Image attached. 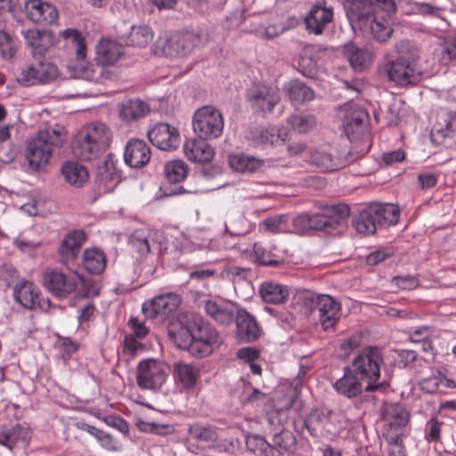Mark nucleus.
Wrapping results in <instances>:
<instances>
[{
    "label": "nucleus",
    "instance_id": "412c9836",
    "mask_svg": "<svg viewBox=\"0 0 456 456\" xmlns=\"http://www.w3.org/2000/svg\"><path fill=\"white\" fill-rule=\"evenodd\" d=\"M343 372V376L333 384L338 395L353 399L360 395L363 390L365 391L362 382H366V379H362L351 366H345Z\"/></svg>",
    "mask_w": 456,
    "mask_h": 456
},
{
    "label": "nucleus",
    "instance_id": "5701e85b",
    "mask_svg": "<svg viewBox=\"0 0 456 456\" xmlns=\"http://www.w3.org/2000/svg\"><path fill=\"white\" fill-rule=\"evenodd\" d=\"M151 157L149 145L141 139H130L125 148L124 161L131 168L139 169L146 166Z\"/></svg>",
    "mask_w": 456,
    "mask_h": 456
},
{
    "label": "nucleus",
    "instance_id": "f8f14e48",
    "mask_svg": "<svg viewBox=\"0 0 456 456\" xmlns=\"http://www.w3.org/2000/svg\"><path fill=\"white\" fill-rule=\"evenodd\" d=\"M182 298L175 293H166L146 300L142 305V312L146 320H164L174 313L181 305Z\"/></svg>",
    "mask_w": 456,
    "mask_h": 456
},
{
    "label": "nucleus",
    "instance_id": "4c0bfd02",
    "mask_svg": "<svg viewBox=\"0 0 456 456\" xmlns=\"http://www.w3.org/2000/svg\"><path fill=\"white\" fill-rule=\"evenodd\" d=\"M375 213L371 205L360 211L356 216H353L352 225L354 227L357 232L362 234H373L379 227L376 222Z\"/></svg>",
    "mask_w": 456,
    "mask_h": 456
},
{
    "label": "nucleus",
    "instance_id": "a19ab883",
    "mask_svg": "<svg viewBox=\"0 0 456 456\" xmlns=\"http://www.w3.org/2000/svg\"><path fill=\"white\" fill-rule=\"evenodd\" d=\"M150 112L146 102L140 99H131L119 105V116L123 120H137Z\"/></svg>",
    "mask_w": 456,
    "mask_h": 456
},
{
    "label": "nucleus",
    "instance_id": "1a4fd4ad",
    "mask_svg": "<svg viewBox=\"0 0 456 456\" xmlns=\"http://www.w3.org/2000/svg\"><path fill=\"white\" fill-rule=\"evenodd\" d=\"M224 118L219 110L206 105L198 109L192 118V128L200 139L213 140L221 136L224 130Z\"/></svg>",
    "mask_w": 456,
    "mask_h": 456
},
{
    "label": "nucleus",
    "instance_id": "f257e3e1",
    "mask_svg": "<svg viewBox=\"0 0 456 456\" xmlns=\"http://www.w3.org/2000/svg\"><path fill=\"white\" fill-rule=\"evenodd\" d=\"M350 216L349 207L346 204L327 206L322 214H301L293 220L295 229L300 233L309 231H322L329 234L340 232Z\"/></svg>",
    "mask_w": 456,
    "mask_h": 456
},
{
    "label": "nucleus",
    "instance_id": "13d9d810",
    "mask_svg": "<svg viewBox=\"0 0 456 456\" xmlns=\"http://www.w3.org/2000/svg\"><path fill=\"white\" fill-rule=\"evenodd\" d=\"M60 35L67 40H70L73 46L76 47L77 59H84L86 53V45L85 38L81 33L76 28H67L60 33Z\"/></svg>",
    "mask_w": 456,
    "mask_h": 456
},
{
    "label": "nucleus",
    "instance_id": "69168bd1",
    "mask_svg": "<svg viewBox=\"0 0 456 456\" xmlns=\"http://www.w3.org/2000/svg\"><path fill=\"white\" fill-rule=\"evenodd\" d=\"M441 422L436 417L431 418L427 423L425 438L429 443H437L441 439Z\"/></svg>",
    "mask_w": 456,
    "mask_h": 456
},
{
    "label": "nucleus",
    "instance_id": "f03ea898",
    "mask_svg": "<svg viewBox=\"0 0 456 456\" xmlns=\"http://www.w3.org/2000/svg\"><path fill=\"white\" fill-rule=\"evenodd\" d=\"M67 141V134L62 126L55 125L39 131L28 143L25 152L29 167L39 170L45 167L54 149H59Z\"/></svg>",
    "mask_w": 456,
    "mask_h": 456
},
{
    "label": "nucleus",
    "instance_id": "cd10ccee",
    "mask_svg": "<svg viewBox=\"0 0 456 456\" xmlns=\"http://www.w3.org/2000/svg\"><path fill=\"white\" fill-rule=\"evenodd\" d=\"M297 442L295 435L283 428L272 436L269 456H290L296 452Z\"/></svg>",
    "mask_w": 456,
    "mask_h": 456
},
{
    "label": "nucleus",
    "instance_id": "72a5a7b5",
    "mask_svg": "<svg viewBox=\"0 0 456 456\" xmlns=\"http://www.w3.org/2000/svg\"><path fill=\"white\" fill-rule=\"evenodd\" d=\"M240 307L228 303H217L213 300L205 302V311L216 322L229 325L235 322L238 309Z\"/></svg>",
    "mask_w": 456,
    "mask_h": 456
},
{
    "label": "nucleus",
    "instance_id": "393cba45",
    "mask_svg": "<svg viewBox=\"0 0 456 456\" xmlns=\"http://www.w3.org/2000/svg\"><path fill=\"white\" fill-rule=\"evenodd\" d=\"M219 428L209 423L194 422L189 425L187 434L189 436L201 444V449H214L220 439Z\"/></svg>",
    "mask_w": 456,
    "mask_h": 456
},
{
    "label": "nucleus",
    "instance_id": "a211bd4d",
    "mask_svg": "<svg viewBox=\"0 0 456 456\" xmlns=\"http://www.w3.org/2000/svg\"><path fill=\"white\" fill-rule=\"evenodd\" d=\"M305 160L318 168L332 172L352 162L354 159L342 160L335 155V150L330 146L312 148L308 151Z\"/></svg>",
    "mask_w": 456,
    "mask_h": 456
},
{
    "label": "nucleus",
    "instance_id": "4468645a",
    "mask_svg": "<svg viewBox=\"0 0 456 456\" xmlns=\"http://www.w3.org/2000/svg\"><path fill=\"white\" fill-rule=\"evenodd\" d=\"M164 174L167 183L163 184L160 190L165 196L169 197L197 192V190L187 189L178 185V183L185 179L188 174V167L183 160L175 159L166 163Z\"/></svg>",
    "mask_w": 456,
    "mask_h": 456
},
{
    "label": "nucleus",
    "instance_id": "7c9ffc66",
    "mask_svg": "<svg viewBox=\"0 0 456 456\" xmlns=\"http://www.w3.org/2000/svg\"><path fill=\"white\" fill-rule=\"evenodd\" d=\"M14 300L26 309H34L37 306L43 308L39 300V289L32 282L22 281L13 287Z\"/></svg>",
    "mask_w": 456,
    "mask_h": 456
},
{
    "label": "nucleus",
    "instance_id": "4be33fe9",
    "mask_svg": "<svg viewBox=\"0 0 456 456\" xmlns=\"http://www.w3.org/2000/svg\"><path fill=\"white\" fill-rule=\"evenodd\" d=\"M248 98L253 108L263 112L273 111L279 102L275 90L265 84L254 85L248 92Z\"/></svg>",
    "mask_w": 456,
    "mask_h": 456
},
{
    "label": "nucleus",
    "instance_id": "79ce46f5",
    "mask_svg": "<svg viewBox=\"0 0 456 456\" xmlns=\"http://www.w3.org/2000/svg\"><path fill=\"white\" fill-rule=\"evenodd\" d=\"M61 173L67 183L80 187L88 179L87 169L78 162L66 161L61 167Z\"/></svg>",
    "mask_w": 456,
    "mask_h": 456
},
{
    "label": "nucleus",
    "instance_id": "e433bc0d",
    "mask_svg": "<svg viewBox=\"0 0 456 456\" xmlns=\"http://www.w3.org/2000/svg\"><path fill=\"white\" fill-rule=\"evenodd\" d=\"M456 134V111H448L442 121L437 122L430 134V139L436 144L444 143L447 137Z\"/></svg>",
    "mask_w": 456,
    "mask_h": 456
},
{
    "label": "nucleus",
    "instance_id": "680f3d73",
    "mask_svg": "<svg viewBox=\"0 0 456 456\" xmlns=\"http://www.w3.org/2000/svg\"><path fill=\"white\" fill-rule=\"evenodd\" d=\"M407 436L395 435L394 436H383L388 444L389 456H407L403 438Z\"/></svg>",
    "mask_w": 456,
    "mask_h": 456
},
{
    "label": "nucleus",
    "instance_id": "ddd939ff",
    "mask_svg": "<svg viewBox=\"0 0 456 456\" xmlns=\"http://www.w3.org/2000/svg\"><path fill=\"white\" fill-rule=\"evenodd\" d=\"M382 419L387 421L382 428L383 436L408 435L406 428L411 420V413L403 403H396L388 405L382 412Z\"/></svg>",
    "mask_w": 456,
    "mask_h": 456
},
{
    "label": "nucleus",
    "instance_id": "c85d7f7f",
    "mask_svg": "<svg viewBox=\"0 0 456 456\" xmlns=\"http://www.w3.org/2000/svg\"><path fill=\"white\" fill-rule=\"evenodd\" d=\"M27 44L32 48L34 57H44L45 53L55 44L53 32L46 29H28L23 31Z\"/></svg>",
    "mask_w": 456,
    "mask_h": 456
},
{
    "label": "nucleus",
    "instance_id": "0e129e2a",
    "mask_svg": "<svg viewBox=\"0 0 456 456\" xmlns=\"http://www.w3.org/2000/svg\"><path fill=\"white\" fill-rule=\"evenodd\" d=\"M434 330L429 326H422L411 330L409 331L410 342H431L432 339L436 338V336L432 335Z\"/></svg>",
    "mask_w": 456,
    "mask_h": 456
},
{
    "label": "nucleus",
    "instance_id": "a18cd8bd",
    "mask_svg": "<svg viewBox=\"0 0 456 456\" xmlns=\"http://www.w3.org/2000/svg\"><path fill=\"white\" fill-rule=\"evenodd\" d=\"M259 293L263 300L270 304H281L289 296L287 287L272 281L262 283Z\"/></svg>",
    "mask_w": 456,
    "mask_h": 456
},
{
    "label": "nucleus",
    "instance_id": "c756f323",
    "mask_svg": "<svg viewBox=\"0 0 456 456\" xmlns=\"http://www.w3.org/2000/svg\"><path fill=\"white\" fill-rule=\"evenodd\" d=\"M332 9L316 4L310 9L304 19V22L309 33L321 35L326 26L332 21Z\"/></svg>",
    "mask_w": 456,
    "mask_h": 456
},
{
    "label": "nucleus",
    "instance_id": "6ab92c4d",
    "mask_svg": "<svg viewBox=\"0 0 456 456\" xmlns=\"http://www.w3.org/2000/svg\"><path fill=\"white\" fill-rule=\"evenodd\" d=\"M149 141L162 151H171L178 147L180 135L177 129L167 123L155 124L147 132Z\"/></svg>",
    "mask_w": 456,
    "mask_h": 456
},
{
    "label": "nucleus",
    "instance_id": "774afa93",
    "mask_svg": "<svg viewBox=\"0 0 456 456\" xmlns=\"http://www.w3.org/2000/svg\"><path fill=\"white\" fill-rule=\"evenodd\" d=\"M260 356L261 349L255 346L242 347L236 353V357L247 364L257 361Z\"/></svg>",
    "mask_w": 456,
    "mask_h": 456
},
{
    "label": "nucleus",
    "instance_id": "aec40b11",
    "mask_svg": "<svg viewBox=\"0 0 456 456\" xmlns=\"http://www.w3.org/2000/svg\"><path fill=\"white\" fill-rule=\"evenodd\" d=\"M234 322L236 324L237 337L240 340L253 342L262 338V328L256 317L245 308L238 309Z\"/></svg>",
    "mask_w": 456,
    "mask_h": 456
},
{
    "label": "nucleus",
    "instance_id": "37998d69",
    "mask_svg": "<svg viewBox=\"0 0 456 456\" xmlns=\"http://www.w3.org/2000/svg\"><path fill=\"white\" fill-rule=\"evenodd\" d=\"M82 263L88 273L100 274L106 267V257L98 248H86L83 252Z\"/></svg>",
    "mask_w": 456,
    "mask_h": 456
},
{
    "label": "nucleus",
    "instance_id": "473e14b6",
    "mask_svg": "<svg viewBox=\"0 0 456 456\" xmlns=\"http://www.w3.org/2000/svg\"><path fill=\"white\" fill-rule=\"evenodd\" d=\"M123 54L122 45L110 39H103L96 45L95 61L98 66H113Z\"/></svg>",
    "mask_w": 456,
    "mask_h": 456
},
{
    "label": "nucleus",
    "instance_id": "09e8293b",
    "mask_svg": "<svg viewBox=\"0 0 456 456\" xmlns=\"http://www.w3.org/2000/svg\"><path fill=\"white\" fill-rule=\"evenodd\" d=\"M153 39V32L146 25L133 26L126 38V44L134 47H145Z\"/></svg>",
    "mask_w": 456,
    "mask_h": 456
},
{
    "label": "nucleus",
    "instance_id": "052dcab7",
    "mask_svg": "<svg viewBox=\"0 0 456 456\" xmlns=\"http://www.w3.org/2000/svg\"><path fill=\"white\" fill-rule=\"evenodd\" d=\"M129 244L135 248L140 255H145L151 251L148 235L142 231H135L129 239Z\"/></svg>",
    "mask_w": 456,
    "mask_h": 456
},
{
    "label": "nucleus",
    "instance_id": "39448f33",
    "mask_svg": "<svg viewBox=\"0 0 456 456\" xmlns=\"http://www.w3.org/2000/svg\"><path fill=\"white\" fill-rule=\"evenodd\" d=\"M383 362L381 348L377 346L364 347L353 359L351 367L362 379H366V392L379 391L385 387L384 384L379 382L380 367Z\"/></svg>",
    "mask_w": 456,
    "mask_h": 456
},
{
    "label": "nucleus",
    "instance_id": "6e6552de",
    "mask_svg": "<svg viewBox=\"0 0 456 456\" xmlns=\"http://www.w3.org/2000/svg\"><path fill=\"white\" fill-rule=\"evenodd\" d=\"M119 164L118 159L113 153H108L97 165L93 187L94 200L103 194L112 192L121 182L122 172Z\"/></svg>",
    "mask_w": 456,
    "mask_h": 456
},
{
    "label": "nucleus",
    "instance_id": "0eeeda50",
    "mask_svg": "<svg viewBox=\"0 0 456 456\" xmlns=\"http://www.w3.org/2000/svg\"><path fill=\"white\" fill-rule=\"evenodd\" d=\"M170 366L153 358L142 360L136 366V383L142 390L158 392L169 376Z\"/></svg>",
    "mask_w": 456,
    "mask_h": 456
},
{
    "label": "nucleus",
    "instance_id": "2eb2a0df",
    "mask_svg": "<svg viewBox=\"0 0 456 456\" xmlns=\"http://www.w3.org/2000/svg\"><path fill=\"white\" fill-rule=\"evenodd\" d=\"M80 276L74 271L72 275L61 272H45L43 277L45 287L57 297H66L77 289Z\"/></svg>",
    "mask_w": 456,
    "mask_h": 456
},
{
    "label": "nucleus",
    "instance_id": "8fccbe9b",
    "mask_svg": "<svg viewBox=\"0 0 456 456\" xmlns=\"http://www.w3.org/2000/svg\"><path fill=\"white\" fill-rule=\"evenodd\" d=\"M250 136L256 144L261 146L278 145L283 142L278 129L274 127L255 128L250 132Z\"/></svg>",
    "mask_w": 456,
    "mask_h": 456
},
{
    "label": "nucleus",
    "instance_id": "338daca9",
    "mask_svg": "<svg viewBox=\"0 0 456 456\" xmlns=\"http://www.w3.org/2000/svg\"><path fill=\"white\" fill-rule=\"evenodd\" d=\"M247 269L238 266H231L226 270V277L232 281L235 287L237 285L250 286V281L247 278Z\"/></svg>",
    "mask_w": 456,
    "mask_h": 456
},
{
    "label": "nucleus",
    "instance_id": "49530a36",
    "mask_svg": "<svg viewBox=\"0 0 456 456\" xmlns=\"http://www.w3.org/2000/svg\"><path fill=\"white\" fill-rule=\"evenodd\" d=\"M375 213L376 222L379 227L390 226L397 224L399 219V209L393 204H370Z\"/></svg>",
    "mask_w": 456,
    "mask_h": 456
},
{
    "label": "nucleus",
    "instance_id": "9d476101",
    "mask_svg": "<svg viewBox=\"0 0 456 456\" xmlns=\"http://www.w3.org/2000/svg\"><path fill=\"white\" fill-rule=\"evenodd\" d=\"M200 43L193 32H177L170 37H161L155 43V53L167 57L185 56Z\"/></svg>",
    "mask_w": 456,
    "mask_h": 456
},
{
    "label": "nucleus",
    "instance_id": "864d4df0",
    "mask_svg": "<svg viewBox=\"0 0 456 456\" xmlns=\"http://www.w3.org/2000/svg\"><path fill=\"white\" fill-rule=\"evenodd\" d=\"M288 123L292 129L299 134H305L316 125L315 118L311 114L297 113L288 118Z\"/></svg>",
    "mask_w": 456,
    "mask_h": 456
},
{
    "label": "nucleus",
    "instance_id": "de8ad7c7",
    "mask_svg": "<svg viewBox=\"0 0 456 456\" xmlns=\"http://www.w3.org/2000/svg\"><path fill=\"white\" fill-rule=\"evenodd\" d=\"M367 118L368 113L363 109H355L346 114L344 129L349 139L362 131Z\"/></svg>",
    "mask_w": 456,
    "mask_h": 456
},
{
    "label": "nucleus",
    "instance_id": "bb28decb",
    "mask_svg": "<svg viewBox=\"0 0 456 456\" xmlns=\"http://www.w3.org/2000/svg\"><path fill=\"white\" fill-rule=\"evenodd\" d=\"M330 415L322 409L313 408L310 412L302 419V428H305L314 438H321L332 435L329 428Z\"/></svg>",
    "mask_w": 456,
    "mask_h": 456
},
{
    "label": "nucleus",
    "instance_id": "dca6fc26",
    "mask_svg": "<svg viewBox=\"0 0 456 456\" xmlns=\"http://www.w3.org/2000/svg\"><path fill=\"white\" fill-rule=\"evenodd\" d=\"M387 78L399 86L414 85L419 82L421 72L409 62L395 59L383 67Z\"/></svg>",
    "mask_w": 456,
    "mask_h": 456
},
{
    "label": "nucleus",
    "instance_id": "2f4dec72",
    "mask_svg": "<svg viewBox=\"0 0 456 456\" xmlns=\"http://www.w3.org/2000/svg\"><path fill=\"white\" fill-rule=\"evenodd\" d=\"M207 141L199 137L186 141L183 144L186 158L202 164L210 162L215 156V150Z\"/></svg>",
    "mask_w": 456,
    "mask_h": 456
},
{
    "label": "nucleus",
    "instance_id": "a878e982",
    "mask_svg": "<svg viewBox=\"0 0 456 456\" xmlns=\"http://www.w3.org/2000/svg\"><path fill=\"white\" fill-rule=\"evenodd\" d=\"M58 75V68L38 57L36 63L29 65L21 73L22 78L30 84H46L53 80Z\"/></svg>",
    "mask_w": 456,
    "mask_h": 456
},
{
    "label": "nucleus",
    "instance_id": "9b49d317",
    "mask_svg": "<svg viewBox=\"0 0 456 456\" xmlns=\"http://www.w3.org/2000/svg\"><path fill=\"white\" fill-rule=\"evenodd\" d=\"M305 305L310 314H318L319 321L325 330L335 327L340 316V304L329 295H314L305 297Z\"/></svg>",
    "mask_w": 456,
    "mask_h": 456
},
{
    "label": "nucleus",
    "instance_id": "c9c22d12",
    "mask_svg": "<svg viewBox=\"0 0 456 456\" xmlns=\"http://www.w3.org/2000/svg\"><path fill=\"white\" fill-rule=\"evenodd\" d=\"M199 376V370L192 364L178 362L173 365L174 380L185 390H191L196 387Z\"/></svg>",
    "mask_w": 456,
    "mask_h": 456
},
{
    "label": "nucleus",
    "instance_id": "ea45409f",
    "mask_svg": "<svg viewBox=\"0 0 456 456\" xmlns=\"http://www.w3.org/2000/svg\"><path fill=\"white\" fill-rule=\"evenodd\" d=\"M287 96L294 104L305 103L314 98V92L304 82L295 79L284 86Z\"/></svg>",
    "mask_w": 456,
    "mask_h": 456
},
{
    "label": "nucleus",
    "instance_id": "bf43d9fd",
    "mask_svg": "<svg viewBox=\"0 0 456 456\" xmlns=\"http://www.w3.org/2000/svg\"><path fill=\"white\" fill-rule=\"evenodd\" d=\"M213 344H175L180 350L187 351L190 355L197 359H203L210 355L214 350Z\"/></svg>",
    "mask_w": 456,
    "mask_h": 456
},
{
    "label": "nucleus",
    "instance_id": "423d86ee",
    "mask_svg": "<svg viewBox=\"0 0 456 456\" xmlns=\"http://www.w3.org/2000/svg\"><path fill=\"white\" fill-rule=\"evenodd\" d=\"M167 335L171 340L187 342H217L216 330L202 317H193L191 321L183 323L175 321L168 324Z\"/></svg>",
    "mask_w": 456,
    "mask_h": 456
},
{
    "label": "nucleus",
    "instance_id": "e2e57ef3",
    "mask_svg": "<svg viewBox=\"0 0 456 456\" xmlns=\"http://www.w3.org/2000/svg\"><path fill=\"white\" fill-rule=\"evenodd\" d=\"M0 53L4 59H12L16 53L12 37L5 30H0Z\"/></svg>",
    "mask_w": 456,
    "mask_h": 456
},
{
    "label": "nucleus",
    "instance_id": "5fc2aeb1",
    "mask_svg": "<svg viewBox=\"0 0 456 456\" xmlns=\"http://www.w3.org/2000/svg\"><path fill=\"white\" fill-rule=\"evenodd\" d=\"M246 447L257 456H269L270 441L261 435H249L246 437Z\"/></svg>",
    "mask_w": 456,
    "mask_h": 456
},
{
    "label": "nucleus",
    "instance_id": "f3484780",
    "mask_svg": "<svg viewBox=\"0 0 456 456\" xmlns=\"http://www.w3.org/2000/svg\"><path fill=\"white\" fill-rule=\"evenodd\" d=\"M87 236L83 230H73L67 233L60 243L58 252L61 262L70 271H74L76 260L78 257L81 247Z\"/></svg>",
    "mask_w": 456,
    "mask_h": 456
},
{
    "label": "nucleus",
    "instance_id": "3c124183",
    "mask_svg": "<svg viewBox=\"0 0 456 456\" xmlns=\"http://www.w3.org/2000/svg\"><path fill=\"white\" fill-rule=\"evenodd\" d=\"M395 49L398 54L397 59L416 67V61L419 59V49L415 43L410 40H402L395 44Z\"/></svg>",
    "mask_w": 456,
    "mask_h": 456
},
{
    "label": "nucleus",
    "instance_id": "58836bf2",
    "mask_svg": "<svg viewBox=\"0 0 456 456\" xmlns=\"http://www.w3.org/2000/svg\"><path fill=\"white\" fill-rule=\"evenodd\" d=\"M308 370V366L304 364L299 365L298 373L296 376V378L292 380L289 386L291 392L288 397V403L286 404L287 409H293L296 411H300L302 410L304 403L300 396L303 387V381Z\"/></svg>",
    "mask_w": 456,
    "mask_h": 456
},
{
    "label": "nucleus",
    "instance_id": "4d7b16f0",
    "mask_svg": "<svg viewBox=\"0 0 456 456\" xmlns=\"http://www.w3.org/2000/svg\"><path fill=\"white\" fill-rule=\"evenodd\" d=\"M135 427L141 432L159 436H167L175 432V428L172 425L147 422L142 419H138L135 423Z\"/></svg>",
    "mask_w": 456,
    "mask_h": 456
},
{
    "label": "nucleus",
    "instance_id": "c03bdc74",
    "mask_svg": "<svg viewBox=\"0 0 456 456\" xmlns=\"http://www.w3.org/2000/svg\"><path fill=\"white\" fill-rule=\"evenodd\" d=\"M228 163L232 169L240 173H253L262 166V160L244 153L231 154Z\"/></svg>",
    "mask_w": 456,
    "mask_h": 456
},
{
    "label": "nucleus",
    "instance_id": "f704fd0d",
    "mask_svg": "<svg viewBox=\"0 0 456 456\" xmlns=\"http://www.w3.org/2000/svg\"><path fill=\"white\" fill-rule=\"evenodd\" d=\"M253 251L256 261L263 265L279 266L286 261L284 252L273 245L256 242L254 244Z\"/></svg>",
    "mask_w": 456,
    "mask_h": 456
},
{
    "label": "nucleus",
    "instance_id": "20e7f679",
    "mask_svg": "<svg viewBox=\"0 0 456 456\" xmlns=\"http://www.w3.org/2000/svg\"><path fill=\"white\" fill-rule=\"evenodd\" d=\"M110 138V130L103 123H91L75 135L72 152L81 160H93L107 150Z\"/></svg>",
    "mask_w": 456,
    "mask_h": 456
},
{
    "label": "nucleus",
    "instance_id": "6e6d98bb",
    "mask_svg": "<svg viewBox=\"0 0 456 456\" xmlns=\"http://www.w3.org/2000/svg\"><path fill=\"white\" fill-rule=\"evenodd\" d=\"M107 66H98L94 69L85 68L83 71V78L86 80H94L102 78V80H115L118 77L117 69H109Z\"/></svg>",
    "mask_w": 456,
    "mask_h": 456
},
{
    "label": "nucleus",
    "instance_id": "7ed1b4c3",
    "mask_svg": "<svg viewBox=\"0 0 456 456\" xmlns=\"http://www.w3.org/2000/svg\"><path fill=\"white\" fill-rule=\"evenodd\" d=\"M345 12L353 29H369L371 37L380 44L391 38L394 29L389 21L377 17L371 8L364 6L362 1L347 2Z\"/></svg>",
    "mask_w": 456,
    "mask_h": 456
},
{
    "label": "nucleus",
    "instance_id": "603ef678",
    "mask_svg": "<svg viewBox=\"0 0 456 456\" xmlns=\"http://www.w3.org/2000/svg\"><path fill=\"white\" fill-rule=\"evenodd\" d=\"M344 54L354 70H362L366 63L365 52L354 43L344 45Z\"/></svg>",
    "mask_w": 456,
    "mask_h": 456
},
{
    "label": "nucleus",
    "instance_id": "b1692460",
    "mask_svg": "<svg viewBox=\"0 0 456 456\" xmlns=\"http://www.w3.org/2000/svg\"><path fill=\"white\" fill-rule=\"evenodd\" d=\"M24 8L28 19L35 23L53 24L59 17L53 4L41 0H28Z\"/></svg>",
    "mask_w": 456,
    "mask_h": 456
}]
</instances>
